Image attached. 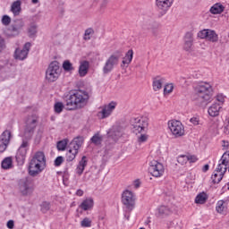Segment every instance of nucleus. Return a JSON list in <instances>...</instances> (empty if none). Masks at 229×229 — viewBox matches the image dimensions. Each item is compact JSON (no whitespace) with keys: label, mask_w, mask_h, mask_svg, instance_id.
Masks as SVG:
<instances>
[{"label":"nucleus","mask_w":229,"mask_h":229,"mask_svg":"<svg viewBox=\"0 0 229 229\" xmlns=\"http://www.w3.org/2000/svg\"><path fill=\"white\" fill-rule=\"evenodd\" d=\"M38 125V116L31 115L26 120V126L23 132L22 143L18 148L15 158L19 165H23L26 161V155L28 153V148H30V140L33 138L35 130Z\"/></svg>","instance_id":"f257e3e1"},{"label":"nucleus","mask_w":229,"mask_h":229,"mask_svg":"<svg viewBox=\"0 0 229 229\" xmlns=\"http://www.w3.org/2000/svg\"><path fill=\"white\" fill-rule=\"evenodd\" d=\"M89 92L81 89H72L66 98L67 110H80L89 104Z\"/></svg>","instance_id":"f03ea898"},{"label":"nucleus","mask_w":229,"mask_h":229,"mask_svg":"<svg viewBox=\"0 0 229 229\" xmlns=\"http://www.w3.org/2000/svg\"><path fill=\"white\" fill-rule=\"evenodd\" d=\"M46 169V154L42 151H38L34 154L29 163V174L37 176Z\"/></svg>","instance_id":"7ed1b4c3"},{"label":"nucleus","mask_w":229,"mask_h":229,"mask_svg":"<svg viewBox=\"0 0 229 229\" xmlns=\"http://www.w3.org/2000/svg\"><path fill=\"white\" fill-rule=\"evenodd\" d=\"M196 99L201 105H208L212 99V86L204 82L195 88Z\"/></svg>","instance_id":"20e7f679"},{"label":"nucleus","mask_w":229,"mask_h":229,"mask_svg":"<svg viewBox=\"0 0 229 229\" xmlns=\"http://www.w3.org/2000/svg\"><path fill=\"white\" fill-rule=\"evenodd\" d=\"M60 74H62L60 64L58 62L54 61L48 65V68L46 71V80H47L49 83H53L60 78Z\"/></svg>","instance_id":"39448f33"},{"label":"nucleus","mask_w":229,"mask_h":229,"mask_svg":"<svg viewBox=\"0 0 229 229\" xmlns=\"http://www.w3.org/2000/svg\"><path fill=\"white\" fill-rule=\"evenodd\" d=\"M121 56H123V54L120 51H116L114 55H110L103 67V73L108 74L112 72L114 67L119 64Z\"/></svg>","instance_id":"423d86ee"},{"label":"nucleus","mask_w":229,"mask_h":229,"mask_svg":"<svg viewBox=\"0 0 229 229\" xmlns=\"http://www.w3.org/2000/svg\"><path fill=\"white\" fill-rule=\"evenodd\" d=\"M131 126L133 133L138 135V133H142L148 128V120L146 118L133 117L131 119Z\"/></svg>","instance_id":"0eeeda50"},{"label":"nucleus","mask_w":229,"mask_h":229,"mask_svg":"<svg viewBox=\"0 0 229 229\" xmlns=\"http://www.w3.org/2000/svg\"><path fill=\"white\" fill-rule=\"evenodd\" d=\"M121 137H123V129L121 127H114L110 129L107 132L106 146H108L109 144H115Z\"/></svg>","instance_id":"6e6552de"},{"label":"nucleus","mask_w":229,"mask_h":229,"mask_svg":"<svg viewBox=\"0 0 229 229\" xmlns=\"http://www.w3.org/2000/svg\"><path fill=\"white\" fill-rule=\"evenodd\" d=\"M165 171V168H164V165H162V163L157 160H153L149 163L148 172L155 178H160V176H163Z\"/></svg>","instance_id":"1a4fd4ad"},{"label":"nucleus","mask_w":229,"mask_h":229,"mask_svg":"<svg viewBox=\"0 0 229 229\" xmlns=\"http://www.w3.org/2000/svg\"><path fill=\"white\" fill-rule=\"evenodd\" d=\"M168 128L174 137H182L185 134V129L180 121L172 120L168 122Z\"/></svg>","instance_id":"9d476101"},{"label":"nucleus","mask_w":229,"mask_h":229,"mask_svg":"<svg viewBox=\"0 0 229 229\" xmlns=\"http://www.w3.org/2000/svg\"><path fill=\"white\" fill-rule=\"evenodd\" d=\"M116 106H117V102H115V101H112L109 104L105 105L102 107V110L97 114V117H98V119L108 118L109 116L112 115V114L114 113V110H115Z\"/></svg>","instance_id":"9b49d317"},{"label":"nucleus","mask_w":229,"mask_h":229,"mask_svg":"<svg viewBox=\"0 0 229 229\" xmlns=\"http://www.w3.org/2000/svg\"><path fill=\"white\" fill-rule=\"evenodd\" d=\"M122 203L129 210H133V208L135 207V195L133 192L128 190L124 191L122 194Z\"/></svg>","instance_id":"f8f14e48"},{"label":"nucleus","mask_w":229,"mask_h":229,"mask_svg":"<svg viewBox=\"0 0 229 229\" xmlns=\"http://www.w3.org/2000/svg\"><path fill=\"white\" fill-rule=\"evenodd\" d=\"M228 167L226 165L218 164L216 169L214 172V174L211 175V180L213 183H220L221 180L225 177Z\"/></svg>","instance_id":"ddd939ff"},{"label":"nucleus","mask_w":229,"mask_h":229,"mask_svg":"<svg viewBox=\"0 0 229 229\" xmlns=\"http://www.w3.org/2000/svg\"><path fill=\"white\" fill-rule=\"evenodd\" d=\"M198 37L199 38H205L206 40H208V42H217L219 40V36L217 33H216L215 30H202L198 33Z\"/></svg>","instance_id":"4468645a"},{"label":"nucleus","mask_w":229,"mask_h":229,"mask_svg":"<svg viewBox=\"0 0 229 229\" xmlns=\"http://www.w3.org/2000/svg\"><path fill=\"white\" fill-rule=\"evenodd\" d=\"M31 181L28 178H23L19 181V189L22 196H28L33 192L31 188Z\"/></svg>","instance_id":"2eb2a0df"},{"label":"nucleus","mask_w":229,"mask_h":229,"mask_svg":"<svg viewBox=\"0 0 229 229\" xmlns=\"http://www.w3.org/2000/svg\"><path fill=\"white\" fill-rule=\"evenodd\" d=\"M30 49H31V43L30 42L25 43L22 49L17 48L14 52L15 60H26L30 54Z\"/></svg>","instance_id":"dca6fc26"},{"label":"nucleus","mask_w":229,"mask_h":229,"mask_svg":"<svg viewBox=\"0 0 229 229\" xmlns=\"http://www.w3.org/2000/svg\"><path fill=\"white\" fill-rule=\"evenodd\" d=\"M12 139V132L5 130L0 136V153H4L10 145V140Z\"/></svg>","instance_id":"f3484780"},{"label":"nucleus","mask_w":229,"mask_h":229,"mask_svg":"<svg viewBox=\"0 0 229 229\" xmlns=\"http://www.w3.org/2000/svg\"><path fill=\"white\" fill-rule=\"evenodd\" d=\"M174 0H156V4L158 10H161L162 15L171 8Z\"/></svg>","instance_id":"a211bd4d"},{"label":"nucleus","mask_w":229,"mask_h":229,"mask_svg":"<svg viewBox=\"0 0 229 229\" xmlns=\"http://www.w3.org/2000/svg\"><path fill=\"white\" fill-rule=\"evenodd\" d=\"M84 139L82 136H78L73 139V140L70 143L69 149L72 151H77L79 153L80 148L83 146Z\"/></svg>","instance_id":"6ab92c4d"},{"label":"nucleus","mask_w":229,"mask_h":229,"mask_svg":"<svg viewBox=\"0 0 229 229\" xmlns=\"http://www.w3.org/2000/svg\"><path fill=\"white\" fill-rule=\"evenodd\" d=\"M194 42V36L191 32H187L184 36V45L183 49L184 51L191 52L192 51V44Z\"/></svg>","instance_id":"aec40b11"},{"label":"nucleus","mask_w":229,"mask_h":229,"mask_svg":"<svg viewBox=\"0 0 229 229\" xmlns=\"http://www.w3.org/2000/svg\"><path fill=\"white\" fill-rule=\"evenodd\" d=\"M165 83V79L162 78L160 76H157L153 79V89L157 92V90H160L162 89V85Z\"/></svg>","instance_id":"412c9836"},{"label":"nucleus","mask_w":229,"mask_h":229,"mask_svg":"<svg viewBox=\"0 0 229 229\" xmlns=\"http://www.w3.org/2000/svg\"><path fill=\"white\" fill-rule=\"evenodd\" d=\"M209 12L210 13H212V15H219V13H223L225 12V5L216 3L213 6H211Z\"/></svg>","instance_id":"4be33fe9"},{"label":"nucleus","mask_w":229,"mask_h":229,"mask_svg":"<svg viewBox=\"0 0 229 229\" xmlns=\"http://www.w3.org/2000/svg\"><path fill=\"white\" fill-rule=\"evenodd\" d=\"M89 64L88 61H83L81 63L79 67V76H81V78L87 76V73L89 72Z\"/></svg>","instance_id":"5701e85b"},{"label":"nucleus","mask_w":229,"mask_h":229,"mask_svg":"<svg viewBox=\"0 0 229 229\" xmlns=\"http://www.w3.org/2000/svg\"><path fill=\"white\" fill-rule=\"evenodd\" d=\"M219 110H221V104L215 103L208 108V112L211 117H217Z\"/></svg>","instance_id":"b1692460"},{"label":"nucleus","mask_w":229,"mask_h":229,"mask_svg":"<svg viewBox=\"0 0 229 229\" xmlns=\"http://www.w3.org/2000/svg\"><path fill=\"white\" fill-rule=\"evenodd\" d=\"M87 164H88L87 157L83 156L77 166V169H76L77 174H79L80 176H81V174H83V171H85V167H87Z\"/></svg>","instance_id":"393cba45"},{"label":"nucleus","mask_w":229,"mask_h":229,"mask_svg":"<svg viewBox=\"0 0 229 229\" xmlns=\"http://www.w3.org/2000/svg\"><path fill=\"white\" fill-rule=\"evenodd\" d=\"M92 207H94V199H92V198L84 199L80 205V208L85 211L90 210Z\"/></svg>","instance_id":"a878e982"},{"label":"nucleus","mask_w":229,"mask_h":229,"mask_svg":"<svg viewBox=\"0 0 229 229\" xmlns=\"http://www.w3.org/2000/svg\"><path fill=\"white\" fill-rule=\"evenodd\" d=\"M171 208H169L167 206H160L157 208V217H165L171 215Z\"/></svg>","instance_id":"bb28decb"},{"label":"nucleus","mask_w":229,"mask_h":229,"mask_svg":"<svg viewBox=\"0 0 229 229\" xmlns=\"http://www.w3.org/2000/svg\"><path fill=\"white\" fill-rule=\"evenodd\" d=\"M132 60H133V50H129L126 53L125 56L123 57V60L122 61L121 67H124V65H130Z\"/></svg>","instance_id":"cd10ccee"},{"label":"nucleus","mask_w":229,"mask_h":229,"mask_svg":"<svg viewBox=\"0 0 229 229\" xmlns=\"http://www.w3.org/2000/svg\"><path fill=\"white\" fill-rule=\"evenodd\" d=\"M208 199V197L207 196V193L201 192L198 194L195 198V203H197L198 205H203L207 202Z\"/></svg>","instance_id":"c85d7f7f"},{"label":"nucleus","mask_w":229,"mask_h":229,"mask_svg":"<svg viewBox=\"0 0 229 229\" xmlns=\"http://www.w3.org/2000/svg\"><path fill=\"white\" fill-rule=\"evenodd\" d=\"M90 140L92 144H95V146H101V143L103 142V136L99 132H97L92 136Z\"/></svg>","instance_id":"c756f323"},{"label":"nucleus","mask_w":229,"mask_h":229,"mask_svg":"<svg viewBox=\"0 0 229 229\" xmlns=\"http://www.w3.org/2000/svg\"><path fill=\"white\" fill-rule=\"evenodd\" d=\"M9 37H17L21 34V30L13 24L7 30Z\"/></svg>","instance_id":"7c9ffc66"},{"label":"nucleus","mask_w":229,"mask_h":229,"mask_svg":"<svg viewBox=\"0 0 229 229\" xmlns=\"http://www.w3.org/2000/svg\"><path fill=\"white\" fill-rule=\"evenodd\" d=\"M11 11L14 15H19V13H21V1H15L12 4Z\"/></svg>","instance_id":"2f4dec72"},{"label":"nucleus","mask_w":229,"mask_h":229,"mask_svg":"<svg viewBox=\"0 0 229 229\" xmlns=\"http://www.w3.org/2000/svg\"><path fill=\"white\" fill-rule=\"evenodd\" d=\"M141 29L145 33H148V31H151L153 30V21H145L141 24Z\"/></svg>","instance_id":"473e14b6"},{"label":"nucleus","mask_w":229,"mask_h":229,"mask_svg":"<svg viewBox=\"0 0 229 229\" xmlns=\"http://www.w3.org/2000/svg\"><path fill=\"white\" fill-rule=\"evenodd\" d=\"M37 25L36 24H31L29 29H28V35L30 37V38H35V37H37Z\"/></svg>","instance_id":"72a5a7b5"},{"label":"nucleus","mask_w":229,"mask_h":229,"mask_svg":"<svg viewBox=\"0 0 229 229\" xmlns=\"http://www.w3.org/2000/svg\"><path fill=\"white\" fill-rule=\"evenodd\" d=\"M69 140L64 139L57 142L56 148L58 151H65Z\"/></svg>","instance_id":"f704fd0d"},{"label":"nucleus","mask_w":229,"mask_h":229,"mask_svg":"<svg viewBox=\"0 0 229 229\" xmlns=\"http://www.w3.org/2000/svg\"><path fill=\"white\" fill-rule=\"evenodd\" d=\"M76 155H78V151L71 150L69 148L68 152L66 153V162H72V160L76 158Z\"/></svg>","instance_id":"c9c22d12"},{"label":"nucleus","mask_w":229,"mask_h":229,"mask_svg":"<svg viewBox=\"0 0 229 229\" xmlns=\"http://www.w3.org/2000/svg\"><path fill=\"white\" fill-rule=\"evenodd\" d=\"M12 157H5L3 161H2V168L3 169H10V167H12Z\"/></svg>","instance_id":"e433bc0d"},{"label":"nucleus","mask_w":229,"mask_h":229,"mask_svg":"<svg viewBox=\"0 0 229 229\" xmlns=\"http://www.w3.org/2000/svg\"><path fill=\"white\" fill-rule=\"evenodd\" d=\"M81 225L82 228H90L92 226V220L89 217H85L81 222Z\"/></svg>","instance_id":"4c0bfd02"},{"label":"nucleus","mask_w":229,"mask_h":229,"mask_svg":"<svg viewBox=\"0 0 229 229\" xmlns=\"http://www.w3.org/2000/svg\"><path fill=\"white\" fill-rule=\"evenodd\" d=\"M54 110L55 114H62V112L64 111V103L62 102L55 103L54 106Z\"/></svg>","instance_id":"58836bf2"},{"label":"nucleus","mask_w":229,"mask_h":229,"mask_svg":"<svg viewBox=\"0 0 229 229\" xmlns=\"http://www.w3.org/2000/svg\"><path fill=\"white\" fill-rule=\"evenodd\" d=\"M94 29L92 28H89L85 30L84 32V37L83 39L84 40H90V35H94Z\"/></svg>","instance_id":"ea45409f"},{"label":"nucleus","mask_w":229,"mask_h":229,"mask_svg":"<svg viewBox=\"0 0 229 229\" xmlns=\"http://www.w3.org/2000/svg\"><path fill=\"white\" fill-rule=\"evenodd\" d=\"M13 25L15 26L21 31L22 28H24V21L21 19L15 20Z\"/></svg>","instance_id":"a19ab883"},{"label":"nucleus","mask_w":229,"mask_h":229,"mask_svg":"<svg viewBox=\"0 0 229 229\" xmlns=\"http://www.w3.org/2000/svg\"><path fill=\"white\" fill-rule=\"evenodd\" d=\"M50 208H51V203L47 201H44L41 204V212H43V214H46V212H48Z\"/></svg>","instance_id":"79ce46f5"},{"label":"nucleus","mask_w":229,"mask_h":229,"mask_svg":"<svg viewBox=\"0 0 229 229\" xmlns=\"http://www.w3.org/2000/svg\"><path fill=\"white\" fill-rule=\"evenodd\" d=\"M167 228L168 229H182V226H180V224L176 221H172L167 223Z\"/></svg>","instance_id":"37998d69"},{"label":"nucleus","mask_w":229,"mask_h":229,"mask_svg":"<svg viewBox=\"0 0 229 229\" xmlns=\"http://www.w3.org/2000/svg\"><path fill=\"white\" fill-rule=\"evenodd\" d=\"M63 69H64L67 72L74 71V68L72 67V64L71 63V61H64L63 64Z\"/></svg>","instance_id":"c03bdc74"},{"label":"nucleus","mask_w":229,"mask_h":229,"mask_svg":"<svg viewBox=\"0 0 229 229\" xmlns=\"http://www.w3.org/2000/svg\"><path fill=\"white\" fill-rule=\"evenodd\" d=\"M216 212L221 214L225 210V200H219L216 204Z\"/></svg>","instance_id":"a18cd8bd"},{"label":"nucleus","mask_w":229,"mask_h":229,"mask_svg":"<svg viewBox=\"0 0 229 229\" xmlns=\"http://www.w3.org/2000/svg\"><path fill=\"white\" fill-rule=\"evenodd\" d=\"M178 164H181V165H185L188 162V158L186 155H181L177 157Z\"/></svg>","instance_id":"49530a36"},{"label":"nucleus","mask_w":229,"mask_h":229,"mask_svg":"<svg viewBox=\"0 0 229 229\" xmlns=\"http://www.w3.org/2000/svg\"><path fill=\"white\" fill-rule=\"evenodd\" d=\"M10 22H12V18H10V16L8 15H4L2 17V24L4 26H10Z\"/></svg>","instance_id":"de8ad7c7"},{"label":"nucleus","mask_w":229,"mask_h":229,"mask_svg":"<svg viewBox=\"0 0 229 229\" xmlns=\"http://www.w3.org/2000/svg\"><path fill=\"white\" fill-rule=\"evenodd\" d=\"M62 164H64V157L59 156L55 160V167H60V165H62Z\"/></svg>","instance_id":"09e8293b"},{"label":"nucleus","mask_w":229,"mask_h":229,"mask_svg":"<svg viewBox=\"0 0 229 229\" xmlns=\"http://www.w3.org/2000/svg\"><path fill=\"white\" fill-rule=\"evenodd\" d=\"M174 86L173 84H166L164 88L165 94H171L173 92Z\"/></svg>","instance_id":"8fccbe9b"},{"label":"nucleus","mask_w":229,"mask_h":229,"mask_svg":"<svg viewBox=\"0 0 229 229\" xmlns=\"http://www.w3.org/2000/svg\"><path fill=\"white\" fill-rule=\"evenodd\" d=\"M190 123H191V124H194V126H198V124H199V117L193 116L190 119Z\"/></svg>","instance_id":"3c124183"},{"label":"nucleus","mask_w":229,"mask_h":229,"mask_svg":"<svg viewBox=\"0 0 229 229\" xmlns=\"http://www.w3.org/2000/svg\"><path fill=\"white\" fill-rule=\"evenodd\" d=\"M188 158V162H190V164H194L195 162H198V157L196 156H187Z\"/></svg>","instance_id":"603ef678"},{"label":"nucleus","mask_w":229,"mask_h":229,"mask_svg":"<svg viewBox=\"0 0 229 229\" xmlns=\"http://www.w3.org/2000/svg\"><path fill=\"white\" fill-rule=\"evenodd\" d=\"M6 47V45L4 44V38L0 36V53L4 51Z\"/></svg>","instance_id":"864d4df0"},{"label":"nucleus","mask_w":229,"mask_h":229,"mask_svg":"<svg viewBox=\"0 0 229 229\" xmlns=\"http://www.w3.org/2000/svg\"><path fill=\"white\" fill-rule=\"evenodd\" d=\"M219 164L221 165H228V160H226V157H225V155L222 156L221 159L219 160Z\"/></svg>","instance_id":"5fc2aeb1"},{"label":"nucleus","mask_w":229,"mask_h":229,"mask_svg":"<svg viewBox=\"0 0 229 229\" xmlns=\"http://www.w3.org/2000/svg\"><path fill=\"white\" fill-rule=\"evenodd\" d=\"M216 100L219 102L218 105H223V103H225V97H223V95H217L216 96Z\"/></svg>","instance_id":"6e6d98bb"},{"label":"nucleus","mask_w":229,"mask_h":229,"mask_svg":"<svg viewBox=\"0 0 229 229\" xmlns=\"http://www.w3.org/2000/svg\"><path fill=\"white\" fill-rule=\"evenodd\" d=\"M138 140L139 142H146V140H148V135L141 134Z\"/></svg>","instance_id":"4d7b16f0"},{"label":"nucleus","mask_w":229,"mask_h":229,"mask_svg":"<svg viewBox=\"0 0 229 229\" xmlns=\"http://www.w3.org/2000/svg\"><path fill=\"white\" fill-rule=\"evenodd\" d=\"M13 226H14V222H13V220H9V221L7 222V228H9V229H13Z\"/></svg>","instance_id":"13d9d810"},{"label":"nucleus","mask_w":229,"mask_h":229,"mask_svg":"<svg viewBox=\"0 0 229 229\" xmlns=\"http://www.w3.org/2000/svg\"><path fill=\"white\" fill-rule=\"evenodd\" d=\"M208 169H210V165H205L202 168V171H203V173H207V171H208Z\"/></svg>","instance_id":"bf43d9fd"},{"label":"nucleus","mask_w":229,"mask_h":229,"mask_svg":"<svg viewBox=\"0 0 229 229\" xmlns=\"http://www.w3.org/2000/svg\"><path fill=\"white\" fill-rule=\"evenodd\" d=\"M76 195H77V196H83V191H82V190H78V191H76Z\"/></svg>","instance_id":"052dcab7"},{"label":"nucleus","mask_w":229,"mask_h":229,"mask_svg":"<svg viewBox=\"0 0 229 229\" xmlns=\"http://www.w3.org/2000/svg\"><path fill=\"white\" fill-rule=\"evenodd\" d=\"M135 187H136V189H139V187H140V184L139 182H136Z\"/></svg>","instance_id":"680f3d73"},{"label":"nucleus","mask_w":229,"mask_h":229,"mask_svg":"<svg viewBox=\"0 0 229 229\" xmlns=\"http://www.w3.org/2000/svg\"><path fill=\"white\" fill-rule=\"evenodd\" d=\"M37 3H38V0H32L33 4H37Z\"/></svg>","instance_id":"e2e57ef3"},{"label":"nucleus","mask_w":229,"mask_h":229,"mask_svg":"<svg viewBox=\"0 0 229 229\" xmlns=\"http://www.w3.org/2000/svg\"><path fill=\"white\" fill-rule=\"evenodd\" d=\"M105 6H106V0L104 1V4H102V7L105 8Z\"/></svg>","instance_id":"0e129e2a"},{"label":"nucleus","mask_w":229,"mask_h":229,"mask_svg":"<svg viewBox=\"0 0 229 229\" xmlns=\"http://www.w3.org/2000/svg\"><path fill=\"white\" fill-rule=\"evenodd\" d=\"M225 133H226V131H228V126L225 127Z\"/></svg>","instance_id":"69168bd1"}]
</instances>
